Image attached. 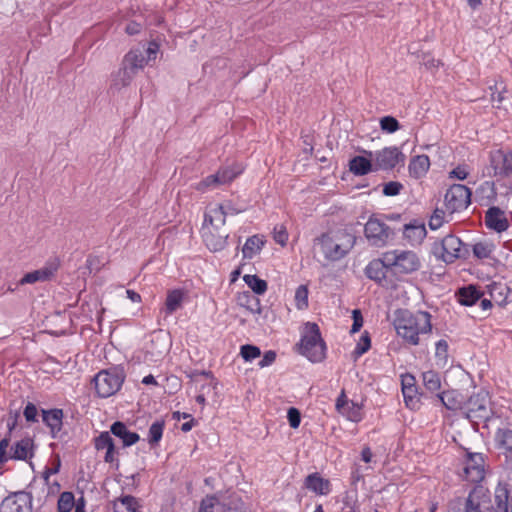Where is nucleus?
<instances>
[{"label":"nucleus","mask_w":512,"mask_h":512,"mask_svg":"<svg viewBox=\"0 0 512 512\" xmlns=\"http://www.w3.org/2000/svg\"><path fill=\"white\" fill-rule=\"evenodd\" d=\"M431 314L427 311L412 313L408 309L395 312L394 327L397 334L411 345L419 344V335L432 331Z\"/></svg>","instance_id":"f257e3e1"},{"label":"nucleus","mask_w":512,"mask_h":512,"mask_svg":"<svg viewBox=\"0 0 512 512\" xmlns=\"http://www.w3.org/2000/svg\"><path fill=\"white\" fill-rule=\"evenodd\" d=\"M297 346V352L312 363H322L327 357V345L315 322H306Z\"/></svg>","instance_id":"f03ea898"},{"label":"nucleus","mask_w":512,"mask_h":512,"mask_svg":"<svg viewBox=\"0 0 512 512\" xmlns=\"http://www.w3.org/2000/svg\"><path fill=\"white\" fill-rule=\"evenodd\" d=\"M125 378V370L120 365L99 371L92 379L96 395L99 398L113 396L121 389Z\"/></svg>","instance_id":"7ed1b4c3"},{"label":"nucleus","mask_w":512,"mask_h":512,"mask_svg":"<svg viewBox=\"0 0 512 512\" xmlns=\"http://www.w3.org/2000/svg\"><path fill=\"white\" fill-rule=\"evenodd\" d=\"M386 259L391 266V275L397 281L402 280L406 275L418 271L421 267L419 256L411 250L395 249L386 251Z\"/></svg>","instance_id":"20e7f679"},{"label":"nucleus","mask_w":512,"mask_h":512,"mask_svg":"<svg viewBox=\"0 0 512 512\" xmlns=\"http://www.w3.org/2000/svg\"><path fill=\"white\" fill-rule=\"evenodd\" d=\"M464 416L473 423L489 421L494 412L491 407L489 392L480 389L470 397H466L463 412Z\"/></svg>","instance_id":"39448f33"},{"label":"nucleus","mask_w":512,"mask_h":512,"mask_svg":"<svg viewBox=\"0 0 512 512\" xmlns=\"http://www.w3.org/2000/svg\"><path fill=\"white\" fill-rule=\"evenodd\" d=\"M346 243H338L330 233H322L314 239V244L319 245L326 260L335 262L344 258L356 243V237L346 234Z\"/></svg>","instance_id":"423d86ee"},{"label":"nucleus","mask_w":512,"mask_h":512,"mask_svg":"<svg viewBox=\"0 0 512 512\" xmlns=\"http://www.w3.org/2000/svg\"><path fill=\"white\" fill-rule=\"evenodd\" d=\"M364 235L369 244L375 247H383L389 239H393L395 233L380 219L371 216L364 226Z\"/></svg>","instance_id":"0eeeda50"},{"label":"nucleus","mask_w":512,"mask_h":512,"mask_svg":"<svg viewBox=\"0 0 512 512\" xmlns=\"http://www.w3.org/2000/svg\"><path fill=\"white\" fill-rule=\"evenodd\" d=\"M472 191L463 184H453L446 191L444 203L450 214L461 212L471 204Z\"/></svg>","instance_id":"6e6552de"},{"label":"nucleus","mask_w":512,"mask_h":512,"mask_svg":"<svg viewBox=\"0 0 512 512\" xmlns=\"http://www.w3.org/2000/svg\"><path fill=\"white\" fill-rule=\"evenodd\" d=\"M390 265L386 259V252L382 254V258L371 260L364 269L365 276L377 283L379 286L388 287L395 281L391 275Z\"/></svg>","instance_id":"1a4fd4ad"},{"label":"nucleus","mask_w":512,"mask_h":512,"mask_svg":"<svg viewBox=\"0 0 512 512\" xmlns=\"http://www.w3.org/2000/svg\"><path fill=\"white\" fill-rule=\"evenodd\" d=\"M456 512H494L490 491L483 486H475L465 499L464 509Z\"/></svg>","instance_id":"9d476101"},{"label":"nucleus","mask_w":512,"mask_h":512,"mask_svg":"<svg viewBox=\"0 0 512 512\" xmlns=\"http://www.w3.org/2000/svg\"><path fill=\"white\" fill-rule=\"evenodd\" d=\"M33 495L27 490L10 492L0 503V512H32Z\"/></svg>","instance_id":"9b49d317"},{"label":"nucleus","mask_w":512,"mask_h":512,"mask_svg":"<svg viewBox=\"0 0 512 512\" xmlns=\"http://www.w3.org/2000/svg\"><path fill=\"white\" fill-rule=\"evenodd\" d=\"M375 171L377 170H393L398 164L404 165L405 155L398 147H385L376 151L374 154Z\"/></svg>","instance_id":"f8f14e48"},{"label":"nucleus","mask_w":512,"mask_h":512,"mask_svg":"<svg viewBox=\"0 0 512 512\" xmlns=\"http://www.w3.org/2000/svg\"><path fill=\"white\" fill-rule=\"evenodd\" d=\"M484 456L482 453L467 452L463 472L465 479L472 483H479L485 477Z\"/></svg>","instance_id":"ddd939ff"},{"label":"nucleus","mask_w":512,"mask_h":512,"mask_svg":"<svg viewBox=\"0 0 512 512\" xmlns=\"http://www.w3.org/2000/svg\"><path fill=\"white\" fill-rule=\"evenodd\" d=\"M493 176L508 177L512 175V150L505 152L498 149L490 153Z\"/></svg>","instance_id":"4468645a"},{"label":"nucleus","mask_w":512,"mask_h":512,"mask_svg":"<svg viewBox=\"0 0 512 512\" xmlns=\"http://www.w3.org/2000/svg\"><path fill=\"white\" fill-rule=\"evenodd\" d=\"M63 409L53 408L49 410L42 409V421L50 429V436L53 439H62L67 432L63 430Z\"/></svg>","instance_id":"2eb2a0df"},{"label":"nucleus","mask_w":512,"mask_h":512,"mask_svg":"<svg viewBox=\"0 0 512 512\" xmlns=\"http://www.w3.org/2000/svg\"><path fill=\"white\" fill-rule=\"evenodd\" d=\"M485 225L490 230L502 233L509 228V221L502 209L491 206L485 213Z\"/></svg>","instance_id":"dca6fc26"},{"label":"nucleus","mask_w":512,"mask_h":512,"mask_svg":"<svg viewBox=\"0 0 512 512\" xmlns=\"http://www.w3.org/2000/svg\"><path fill=\"white\" fill-rule=\"evenodd\" d=\"M437 400L450 411H462L464 409L466 395L458 390H446L436 394Z\"/></svg>","instance_id":"f3484780"},{"label":"nucleus","mask_w":512,"mask_h":512,"mask_svg":"<svg viewBox=\"0 0 512 512\" xmlns=\"http://www.w3.org/2000/svg\"><path fill=\"white\" fill-rule=\"evenodd\" d=\"M58 269V264L47 263L44 267L26 273L17 283V285L33 284L50 280Z\"/></svg>","instance_id":"a211bd4d"},{"label":"nucleus","mask_w":512,"mask_h":512,"mask_svg":"<svg viewBox=\"0 0 512 512\" xmlns=\"http://www.w3.org/2000/svg\"><path fill=\"white\" fill-rule=\"evenodd\" d=\"M110 432L116 438L120 439L123 448H128L140 440V435L128 429L122 421H115L110 425Z\"/></svg>","instance_id":"6ab92c4d"},{"label":"nucleus","mask_w":512,"mask_h":512,"mask_svg":"<svg viewBox=\"0 0 512 512\" xmlns=\"http://www.w3.org/2000/svg\"><path fill=\"white\" fill-rule=\"evenodd\" d=\"M34 456V440L25 437L11 446L9 459L26 461Z\"/></svg>","instance_id":"aec40b11"},{"label":"nucleus","mask_w":512,"mask_h":512,"mask_svg":"<svg viewBox=\"0 0 512 512\" xmlns=\"http://www.w3.org/2000/svg\"><path fill=\"white\" fill-rule=\"evenodd\" d=\"M490 298L499 306H505L512 302V291L504 283L492 282L486 286Z\"/></svg>","instance_id":"412c9836"},{"label":"nucleus","mask_w":512,"mask_h":512,"mask_svg":"<svg viewBox=\"0 0 512 512\" xmlns=\"http://www.w3.org/2000/svg\"><path fill=\"white\" fill-rule=\"evenodd\" d=\"M368 157L357 155L349 161V169L356 176H364L368 173L375 171L371 158L373 157L372 151H364Z\"/></svg>","instance_id":"4be33fe9"},{"label":"nucleus","mask_w":512,"mask_h":512,"mask_svg":"<svg viewBox=\"0 0 512 512\" xmlns=\"http://www.w3.org/2000/svg\"><path fill=\"white\" fill-rule=\"evenodd\" d=\"M403 235L412 244H420L427 235L423 221L413 219L403 226Z\"/></svg>","instance_id":"5701e85b"},{"label":"nucleus","mask_w":512,"mask_h":512,"mask_svg":"<svg viewBox=\"0 0 512 512\" xmlns=\"http://www.w3.org/2000/svg\"><path fill=\"white\" fill-rule=\"evenodd\" d=\"M304 488L317 495H327L331 491V483L328 479L323 478L318 472H314L306 476L304 480Z\"/></svg>","instance_id":"b1692460"},{"label":"nucleus","mask_w":512,"mask_h":512,"mask_svg":"<svg viewBox=\"0 0 512 512\" xmlns=\"http://www.w3.org/2000/svg\"><path fill=\"white\" fill-rule=\"evenodd\" d=\"M221 512H246L247 506L237 492H221Z\"/></svg>","instance_id":"393cba45"},{"label":"nucleus","mask_w":512,"mask_h":512,"mask_svg":"<svg viewBox=\"0 0 512 512\" xmlns=\"http://www.w3.org/2000/svg\"><path fill=\"white\" fill-rule=\"evenodd\" d=\"M121 65L137 74L146 65L144 51L141 48L131 49L123 57Z\"/></svg>","instance_id":"a878e982"},{"label":"nucleus","mask_w":512,"mask_h":512,"mask_svg":"<svg viewBox=\"0 0 512 512\" xmlns=\"http://www.w3.org/2000/svg\"><path fill=\"white\" fill-rule=\"evenodd\" d=\"M484 295L475 285L461 287L456 292L458 302L463 306L475 305Z\"/></svg>","instance_id":"bb28decb"},{"label":"nucleus","mask_w":512,"mask_h":512,"mask_svg":"<svg viewBox=\"0 0 512 512\" xmlns=\"http://www.w3.org/2000/svg\"><path fill=\"white\" fill-rule=\"evenodd\" d=\"M509 497L510 490L508 483L499 481L494 492L496 504L494 512H512V510H509Z\"/></svg>","instance_id":"cd10ccee"},{"label":"nucleus","mask_w":512,"mask_h":512,"mask_svg":"<svg viewBox=\"0 0 512 512\" xmlns=\"http://www.w3.org/2000/svg\"><path fill=\"white\" fill-rule=\"evenodd\" d=\"M430 168V159L427 155H417L410 159L408 165L409 175L412 178L420 179L426 175Z\"/></svg>","instance_id":"c85d7f7f"},{"label":"nucleus","mask_w":512,"mask_h":512,"mask_svg":"<svg viewBox=\"0 0 512 512\" xmlns=\"http://www.w3.org/2000/svg\"><path fill=\"white\" fill-rule=\"evenodd\" d=\"M462 245V240L455 235H447L445 236L439 246L441 250V258L442 260L448 264V258L450 254H455L460 252V246Z\"/></svg>","instance_id":"c756f323"},{"label":"nucleus","mask_w":512,"mask_h":512,"mask_svg":"<svg viewBox=\"0 0 512 512\" xmlns=\"http://www.w3.org/2000/svg\"><path fill=\"white\" fill-rule=\"evenodd\" d=\"M185 297L183 289H173L167 292L164 311L166 315H171L182 307Z\"/></svg>","instance_id":"7c9ffc66"},{"label":"nucleus","mask_w":512,"mask_h":512,"mask_svg":"<svg viewBox=\"0 0 512 512\" xmlns=\"http://www.w3.org/2000/svg\"><path fill=\"white\" fill-rule=\"evenodd\" d=\"M228 234L209 231L203 235L205 245L210 251H222L227 246Z\"/></svg>","instance_id":"2f4dec72"},{"label":"nucleus","mask_w":512,"mask_h":512,"mask_svg":"<svg viewBox=\"0 0 512 512\" xmlns=\"http://www.w3.org/2000/svg\"><path fill=\"white\" fill-rule=\"evenodd\" d=\"M135 75L136 74L134 72L128 69L126 70V68L123 65H121L119 70L112 75L111 88L120 90L124 87L129 86Z\"/></svg>","instance_id":"473e14b6"},{"label":"nucleus","mask_w":512,"mask_h":512,"mask_svg":"<svg viewBox=\"0 0 512 512\" xmlns=\"http://www.w3.org/2000/svg\"><path fill=\"white\" fill-rule=\"evenodd\" d=\"M494 440L498 449H503L507 453H512V429L498 428L495 432Z\"/></svg>","instance_id":"72a5a7b5"},{"label":"nucleus","mask_w":512,"mask_h":512,"mask_svg":"<svg viewBox=\"0 0 512 512\" xmlns=\"http://www.w3.org/2000/svg\"><path fill=\"white\" fill-rule=\"evenodd\" d=\"M404 402L406 406L411 410H418L421 406V397H425L424 393L418 391V387H409L402 389Z\"/></svg>","instance_id":"f704fd0d"},{"label":"nucleus","mask_w":512,"mask_h":512,"mask_svg":"<svg viewBox=\"0 0 512 512\" xmlns=\"http://www.w3.org/2000/svg\"><path fill=\"white\" fill-rule=\"evenodd\" d=\"M221 492L206 495L200 502L198 512H221Z\"/></svg>","instance_id":"c9c22d12"},{"label":"nucleus","mask_w":512,"mask_h":512,"mask_svg":"<svg viewBox=\"0 0 512 512\" xmlns=\"http://www.w3.org/2000/svg\"><path fill=\"white\" fill-rule=\"evenodd\" d=\"M265 241L260 238L258 235H253L247 238L243 248V258L251 259L254 255L259 253L264 246Z\"/></svg>","instance_id":"e433bc0d"},{"label":"nucleus","mask_w":512,"mask_h":512,"mask_svg":"<svg viewBox=\"0 0 512 512\" xmlns=\"http://www.w3.org/2000/svg\"><path fill=\"white\" fill-rule=\"evenodd\" d=\"M423 385L430 393H440L441 378L440 374L434 370H428L422 373Z\"/></svg>","instance_id":"4c0bfd02"},{"label":"nucleus","mask_w":512,"mask_h":512,"mask_svg":"<svg viewBox=\"0 0 512 512\" xmlns=\"http://www.w3.org/2000/svg\"><path fill=\"white\" fill-rule=\"evenodd\" d=\"M164 428L165 421L163 419L156 420L151 424L148 430L147 438L150 448H155L159 445V442L161 441L163 436Z\"/></svg>","instance_id":"58836bf2"},{"label":"nucleus","mask_w":512,"mask_h":512,"mask_svg":"<svg viewBox=\"0 0 512 512\" xmlns=\"http://www.w3.org/2000/svg\"><path fill=\"white\" fill-rule=\"evenodd\" d=\"M243 280L256 295H263L267 291V282L255 274H246Z\"/></svg>","instance_id":"ea45409f"},{"label":"nucleus","mask_w":512,"mask_h":512,"mask_svg":"<svg viewBox=\"0 0 512 512\" xmlns=\"http://www.w3.org/2000/svg\"><path fill=\"white\" fill-rule=\"evenodd\" d=\"M495 250V245L491 242H477L472 245L473 255L477 259H487L491 258V254Z\"/></svg>","instance_id":"a19ab883"},{"label":"nucleus","mask_w":512,"mask_h":512,"mask_svg":"<svg viewBox=\"0 0 512 512\" xmlns=\"http://www.w3.org/2000/svg\"><path fill=\"white\" fill-rule=\"evenodd\" d=\"M75 504L74 494L70 491H64L58 498L57 512H71Z\"/></svg>","instance_id":"79ce46f5"},{"label":"nucleus","mask_w":512,"mask_h":512,"mask_svg":"<svg viewBox=\"0 0 512 512\" xmlns=\"http://www.w3.org/2000/svg\"><path fill=\"white\" fill-rule=\"evenodd\" d=\"M371 348V337L368 331H364L352 352V357L357 360Z\"/></svg>","instance_id":"37998d69"},{"label":"nucleus","mask_w":512,"mask_h":512,"mask_svg":"<svg viewBox=\"0 0 512 512\" xmlns=\"http://www.w3.org/2000/svg\"><path fill=\"white\" fill-rule=\"evenodd\" d=\"M94 447L96 450L110 449L115 447V443L113 438L111 437V432L103 431L97 437L94 438Z\"/></svg>","instance_id":"c03bdc74"},{"label":"nucleus","mask_w":512,"mask_h":512,"mask_svg":"<svg viewBox=\"0 0 512 512\" xmlns=\"http://www.w3.org/2000/svg\"><path fill=\"white\" fill-rule=\"evenodd\" d=\"M222 185L220 176L218 172L215 174L208 175L203 180H201L197 186L196 189L202 193L206 192L210 188H216L218 186Z\"/></svg>","instance_id":"a18cd8bd"},{"label":"nucleus","mask_w":512,"mask_h":512,"mask_svg":"<svg viewBox=\"0 0 512 512\" xmlns=\"http://www.w3.org/2000/svg\"><path fill=\"white\" fill-rule=\"evenodd\" d=\"M400 127L399 121L393 116L387 115L380 119V128L383 132L391 134L399 130Z\"/></svg>","instance_id":"49530a36"},{"label":"nucleus","mask_w":512,"mask_h":512,"mask_svg":"<svg viewBox=\"0 0 512 512\" xmlns=\"http://www.w3.org/2000/svg\"><path fill=\"white\" fill-rule=\"evenodd\" d=\"M240 355L245 361H252L261 355V350L253 344H245L240 348Z\"/></svg>","instance_id":"de8ad7c7"},{"label":"nucleus","mask_w":512,"mask_h":512,"mask_svg":"<svg viewBox=\"0 0 512 512\" xmlns=\"http://www.w3.org/2000/svg\"><path fill=\"white\" fill-rule=\"evenodd\" d=\"M295 302L298 309H306L308 307V288L300 285L295 291Z\"/></svg>","instance_id":"09e8293b"},{"label":"nucleus","mask_w":512,"mask_h":512,"mask_svg":"<svg viewBox=\"0 0 512 512\" xmlns=\"http://www.w3.org/2000/svg\"><path fill=\"white\" fill-rule=\"evenodd\" d=\"M245 303H242L244 307H246L250 312L260 314L262 312V307L260 300L255 296L251 295L249 292L244 295Z\"/></svg>","instance_id":"8fccbe9b"},{"label":"nucleus","mask_w":512,"mask_h":512,"mask_svg":"<svg viewBox=\"0 0 512 512\" xmlns=\"http://www.w3.org/2000/svg\"><path fill=\"white\" fill-rule=\"evenodd\" d=\"M210 210L214 222H216L215 230L217 231L221 226L225 225L227 212L225 211L223 205H218Z\"/></svg>","instance_id":"3c124183"},{"label":"nucleus","mask_w":512,"mask_h":512,"mask_svg":"<svg viewBox=\"0 0 512 512\" xmlns=\"http://www.w3.org/2000/svg\"><path fill=\"white\" fill-rule=\"evenodd\" d=\"M217 172L220 176V180L223 185V184H227V183H230L231 181H233L241 173V170L240 169L235 170L232 167H224V168H220Z\"/></svg>","instance_id":"603ef678"},{"label":"nucleus","mask_w":512,"mask_h":512,"mask_svg":"<svg viewBox=\"0 0 512 512\" xmlns=\"http://www.w3.org/2000/svg\"><path fill=\"white\" fill-rule=\"evenodd\" d=\"M445 212L442 209L436 208L431 215L428 225L431 230L439 229L444 223Z\"/></svg>","instance_id":"864d4df0"},{"label":"nucleus","mask_w":512,"mask_h":512,"mask_svg":"<svg viewBox=\"0 0 512 512\" xmlns=\"http://www.w3.org/2000/svg\"><path fill=\"white\" fill-rule=\"evenodd\" d=\"M403 185L398 181H390L383 185L382 193L385 196L392 197L400 194Z\"/></svg>","instance_id":"5fc2aeb1"},{"label":"nucleus","mask_w":512,"mask_h":512,"mask_svg":"<svg viewBox=\"0 0 512 512\" xmlns=\"http://www.w3.org/2000/svg\"><path fill=\"white\" fill-rule=\"evenodd\" d=\"M11 433H7V435L0 440V469L3 465L9 460V454L7 453V449L10 445Z\"/></svg>","instance_id":"6e6d98bb"},{"label":"nucleus","mask_w":512,"mask_h":512,"mask_svg":"<svg viewBox=\"0 0 512 512\" xmlns=\"http://www.w3.org/2000/svg\"><path fill=\"white\" fill-rule=\"evenodd\" d=\"M287 419L291 428L297 429L301 423V413L296 407H290L287 411Z\"/></svg>","instance_id":"4d7b16f0"},{"label":"nucleus","mask_w":512,"mask_h":512,"mask_svg":"<svg viewBox=\"0 0 512 512\" xmlns=\"http://www.w3.org/2000/svg\"><path fill=\"white\" fill-rule=\"evenodd\" d=\"M459 250H460V252L455 253V254H450L449 256H447L448 264L453 263L456 259H459V258L464 259V260L469 258L470 245L462 242V245L460 246Z\"/></svg>","instance_id":"13d9d810"},{"label":"nucleus","mask_w":512,"mask_h":512,"mask_svg":"<svg viewBox=\"0 0 512 512\" xmlns=\"http://www.w3.org/2000/svg\"><path fill=\"white\" fill-rule=\"evenodd\" d=\"M448 343L446 340L441 339L436 343L435 357L439 360H447L448 357Z\"/></svg>","instance_id":"bf43d9fd"},{"label":"nucleus","mask_w":512,"mask_h":512,"mask_svg":"<svg viewBox=\"0 0 512 512\" xmlns=\"http://www.w3.org/2000/svg\"><path fill=\"white\" fill-rule=\"evenodd\" d=\"M352 320H353V323H352V326H351V329H350V333L354 334V333L360 331V329L363 326L364 320H363V316H362L361 310L354 309L352 311Z\"/></svg>","instance_id":"052dcab7"},{"label":"nucleus","mask_w":512,"mask_h":512,"mask_svg":"<svg viewBox=\"0 0 512 512\" xmlns=\"http://www.w3.org/2000/svg\"><path fill=\"white\" fill-rule=\"evenodd\" d=\"M38 410L34 403L28 402L24 408L23 415L27 422H37Z\"/></svg>","instance_id":"680f3d73"},{"label":"nucleus","mask_w":512,"mask_h":512,"mask_svg":"<svg viewBox=\"0 0 512 512\" xmlns=\"http://www.w3.org/2000/svg\"><path fill=\"white\" fill-rule=\"evenodd\" d=\"M356 494L351 495L348 492L343 498L342 512H354L356 511Z\"/></svg>","instance_id":"e2e57ef3"},{"label":"nucleus","mask_w":512,"mask_h":512,"mask_svg":"<svg viewBox=\"0 0 512 512\" xmlns=\"http://www.w3.org/2000/svg\"><path fill=\"white\" fill-rule=\"evenodd\" d=\"M119 500L129 512H137L140 507L136 498L132 495H124Z\"/></svg>","instance_id":"0e129e2a"},{"label":"nucleus","mask_w":512,"mask_h":512,"mask_svg":"<svg viewBox=\"0 0 512 512\" xmlns=\"http://www.w3.org/2000/svg\"><path fill=\"white\" fill-rule=\"evenodd\" d=\"M146 54L145 63L148 64L151 60H155L159 51V44L155 41H150L146 49H142Z\"/></svg>","instance_id":"69168bd1"},{"label":"nucleus","mask_w":512,"mask_h":512,"mask_svg":"<svg viewBox=\"0 0 512 512\" xmlns=\"http://www.w3.org/2000/svg\"><path fill=\"white\" fill-rule=\"evenodd\" d=\"M273 238L276 243L280 244L281 246H285L288 241V233L286 231V228L283 226H280L278 229L277 227L274 228Z\"/></svg>","instance_id":"338daca9"},{"label":"nucleus","mask_w":512,"mask_h":512,"mask_svg":"<svg viewBox=\"0 0 512 512\" xmlns=\"http://www.w3.org/2000/svg\"><path fill=\"white\" fill-rule=\"evenodd\" d=\"M277 354L273 350H268L264 353L262 359L259 361L258 366L264 368L270 366L276 360Z\"/></svg>","instance_id":"774afa93"}]
</instances>
